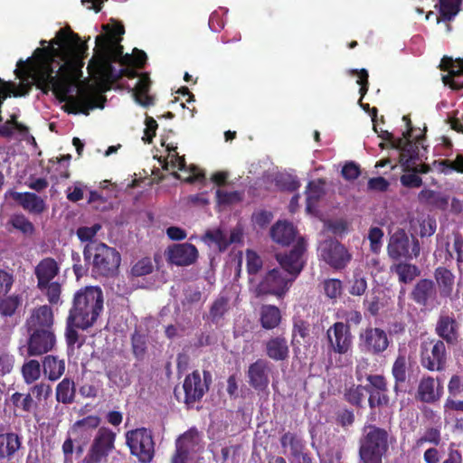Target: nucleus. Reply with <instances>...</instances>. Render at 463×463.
<instances>
[{"label":"nucleus","instance_id":"nucleus-8","mask_svg":"<svg viewBox=\"0 0 463 463\" xmlns=\"http://www.w3.org/2000/svg\"><path fill=\"white\" fill-rule=\"evenodd\" d=\"M116 433L106 427L97 431L84 463H101L115 449Z\"/></svg>","mask_w":463,"mask_h":463},{"label":"nucleus","instance_id":"nucleus-9","mask_svg":"<svg viewBox=\"0 0 463 463\" xmlns=\"http://www.w3.org/2000/svg\"><path fill=\"white\" fill-rule=\"evenodd\" d=\"M175 446L172 463H189L193 455L203 449L202 438L195 429H190L179 436Z\"/></svg>","mask_w":463,"mask_h":463},{"label":"nucleus","instance_id":"nucleus-21","mask_svg":"<svg viewBox=\"0 0 463 463\" xmlns=\"http://www.w3.org/2000/svg\"><path fill=\"white\" fill-rule=\"evenodd\" d=\"M387 250L392 259L397 260L411 256L410 253V240L402 229H398L390 237Z\"/></svg>","mask_w":463,"mask_h":463},{"label":"nucleus","instance_id":"nucleus-5","mask_svg":"<svg viewBox=\"0 0 463 463\" xmlns=\"http://www.w3.org/2000/svg\"><path fill=\"white\" fill-rule=\"evenodd\" d=\"M388 448V434L380 428H364L359 450L360 463H382V457Z\"/></svg>","mask_w":463,"mask_h":463},{"label":"nucleus","instance_id":"nucleus-15","mask_svg":"<svg viewBox=\"0 0 463 463\" xmlns=\"http://www.w3.org/2000/svg\"><path fill=\"white\" fill-rule=\"evenodd\" d=\"M305 251V245L303 241H298L294 249L285 255H277V260L284 269L283 272L288 275L289 278H296L303 268L302 254Z\"/></svg>","mask_w":463,"mask_h":463},{"label":"nucleus","instance_id":"nucleus-6","mask_svg":"<svg viewBox=\"0 0 463 463\" xmlns=\"http://www.w3.org/2000/svg\"><path fill=\"white\" fill-rule=\"evenodd\" d=\"M293 278H289L279 269H272L263 273L260 278L251 279L250 289L257 296L274 295L283 297L288 290Z\"/></svg>","mask_w":463,"mask_h":463},{"label":"nucleus","instance_id":"nucleus-62","mask_svg":"<svg viewBox=\"0 0 463 463\" xmlns=\"http://www.w3.org/2000/svg\"><path fill=\"white\" fill-rule=\"evenodd\" d=\"M14 277L11 273L0 269V297L5 296L12 288Z\"/></svg>","mask_w":463,"mask_h":463},{"label":"nucleus","instance_id":"nucleus-30","mask_svg":"<svg viewBox=\"0 0 463 463\" xmlns=\"http://www.w3.org/2000/svg\"><path fill=\"white\" fill-rule=\"evenodd\" d=\"M267 355L275 361H283L288 357V345L285 337L275 336L269 339L266 344Z\"/></svg>","mask_w":463,"mask_h":463},{"label":"nucleus","instance_id":"nucleus-38","mask_svg":"<svg viewBox=\"0 0 463 463\" xmlns=\"http://www.w3.org/2000/svg\"><path fill=\"white\" fill-rule=\"evenodd\" d=\"M202 240L209 246H216L221 251L229 246L228 233L222 229L207 231Z\"/></svg>","mask_w":463,"mask_h":463},{"label":"nucleus","instance_id":"nucleus-40","mask_svg":"<svg viewBox=\"0 0 463 463\" xmlns=\"http://www.w3.org/2000/svg\"><path fill=\"white\" fill-rule=\"evenodd\" d=\"M75 392L74 382L64 378L56 387V400L64 404L71 403L74 401Z\"/></svg>","mask_w":463,"mask_h":463},{"label":"nucleus","instance_id":"nucleus-60","mask_svg":"<svg viewBox=\"0 0 463 463\" xmlns=\"http://www.w3.org/2000/svg\"><path fill=\"white\" fill-rule=\"evenodd\" d=\"M84 188L85 186L81 183H74L73 185L68 187L66 190L67 199L73 203L83 199Z\"/></svg>","mask_w":463,"mask_h":463},{"label":"nucleus","instance_id":"nucleus-61","mask_svg":"<svg viewBox=\"0 0 463 463\" xmlns=\"http://www.w3.org/2000/svg\"><path fill=\"white\" fill-rule=\"evenodd\" d=\"M448 391L450 396H458L463 392V376L455 374L448 383Z\"/></svg>","mask_w":463,"mask_h":463},{"label":"nucleus","instance_id":"nucleus-53","mask_svg":"<svg viewBox=\"0 0 463 463\" xmlns=\"http://www.w3.org/2000/svg\"><path fill=\"white\" fill-rule=\"evenodd\" d=\"M324 291L329 298L335 299L342 293V282L335 279H327L324 282Z\"/></svg>","mask_w":463,"mask_h":463},{"label":"nucleus","instance_id":"nucleus-31","mask_svg":"<svg viewBox=\"0 0 463 463\" xmlns=\"http://www.w3.org/2000/svg\"><path fill=\"white\" fill-rule=\"evenodd\" d=\"M434 277L439 287L440 297H449L453 291L455 283V276L453 273L446 268L439 267L436 269Z\"/></svg>","mask_w":463,"mask_h":463},{"label":"nucleus","instance_id":"nucleus-2","mask_svg":"<svg viewBox=\"0 0 463 463\" xmlns=\"http://www.w3.org/2000/svg\"><path fill=\"white\" fill-rule=\"evenodd\" d=\"M103 308V294L99 287H85L76 292L70 310V323L86 329L97 320Z\"/></svg>","mask_w":463,"mask_h":463},{"label":"nucleus","instance_id":"nucleus-42","mask_svg":"<svg viewBox=\"0 0 463 463\" xmlns=\"http://www.w3.org/2000/svg\"><path fill=\"white\" fill-rule=\"evenodd\" d=\"M393 270L402 283H409L419 275L418 268L408 263H399L393 267Z\"/></svg>","mask_w":463,"mask_h":463},{"label":"nucleus","instance_id":"nucleus-55","mask_svg":"<svg viewBox=\"0 0 463 463\" xmlns=\"http://www.w3.org/2000/svg\"><path fill=\"white\" fill-rule=\"evenodd\" d=\"M425 442L439 445L440 442L439 430L434 428L429 429L424 435L416 440V448H420Z\"/></svg>","mask_w":463,"mask_h":463},{"label":"nucleus","instance_id":"nucleus-64","mask_svg":"<svg viewBox=\"0 0 463 463\" xmlns=\"http://www.w3.org/2000/svg\"><path fill=\"white\" fill-rule=\"evenodd\" d=\"M153 269L151 261L148 259H143L137 261L132 268L134 276H144L149 274Z\"/></svg>","mask_w":463,"mask_h":463},{"label":"nucleus","instance_id":"nucleus-16","mask_svg":"<svg viewBox=\"0 0 463 463\" xmlns=\"http://www.w3.org/2000/svg\"><path fill=\"white\" fill-rule=\"evenodd\" d=\"M183 389L184 392V402L191 406L201 400L208 390L205 380H202L198 372H194L184 379Z\"/></svg>","mask_w":463,"mask_h":463},{"label":"nucleus","instance_id":"nucleus-13","mask_svg":"<svg viewBox=\"0 0 463 463\" xmlns=\"http://www.w3.org/2000/svg\"><path fill=\"white\" fill-rule=\"evenodd\" d=\"M440 69L448 73L442 76V81L453 90L463 89V60L444 56L440 61Z\"/></svg>","mask_w":463,"mask_h":463},{"label":"nucleus","instance_id":"nucleus-33","mask_svg":"<svg viewBox=\"0 0 463 463\" xmlns=\"http://www.w3.org/2000/svg\"><path fill=\"white\" fill-rule=\"evenodd\" d=\"M150 80L147 75H142L137 80L134 89L133 97L136 102L144 107L153 104V98L148 95Z\"/></svg>","mask_w":463,"mask_h":463},{"label":"nucleus","instance_id":"nucleus-10","mask_svg":"<svg viewBox=\"0 0 463 463\" xmlns=\"http://www.w3.org/2000/svg\"><path fill=\"white\" fill-rule=\"evenodd\" d=\"M319 257L334 269H343L351 260V254L339 241L328 239L318 247Z\"/></svg>","mask_w":463,"mask_h":463},{"label":"nucleus","instance_id":"nucleus-4","mask_svg":"<svg viewBox=\"0 0 463 463\" xmlns=\"http://www.w3.org/2000/svg\"><path fill=\"white\" fill-rule=\"evenodd\" d=\"M402 120L407 125V130L403 132L402 137L394 138L392 133L385 132L383 138L390 140L392 146L400 151V164L404 169H413L414 171L426 174L430 171V166L418 163L420 159V146L418 143H412L411 140V121L407 116H404Z\"/></svg>","mask_w":463,"mask_h":463},{"label":"nucleus","instance_id":"nucleus-19","mask_svg":"<svg viewBox=\"0 0 463 463\" xmlns=\"http://www.w3.org/2000/svg\"><path fill=\"white\" fill-rule=\"evenodd\" d=\"M168 260L177 266H188L195 262L198 250L191 243L175 244L168 249Z\"/></svg>","mask_w":463,"mask_h":463},{"label":"nucleus","instance_id":"nucleus-54","mask_svg":"<svg viewBox=\"0 0 463 463\" xmlns=\"http://www.w3.org/2000/svg\"><path fill=\"white\" fill-rule=\"evenodd\" d=\"M71 159V156L67 155L66 156H63L61 158H57L56 161L51 160L54 171L58 172V175L56 177L61 178H69L70 174L68 171L69 166V161Z\"/></svg>","mask_w":463,"mask_h":463},{"label":"nucleus","instance_id":"nucleus-14","mask_svg":"<svg viewBox=\"0 0 463 463\" xmlns=\"http://www.w3.org/2000/svg\"><path fill=\"white\" fill-rule=\"evenodd\" d=\"M31 336L28 343L29 355H40L52 349L55 344V335L50 329H28Z\"/></svg>","mask_w":463,"mask_h":463},{"label":"nucleus","instance_id":"nucleus-37","mask_svg":"<svg viewBox=\"0 0 463 463\" xmlns=\"http://www.w3.org/2000/svg\"><path fill=\"white\" fill-rule=\"evenodd\" d=\"M325 183L322 180L312 181L308 184L306 191L307 194V212L312 213L317 202L324 195Z\"/></svg>","mask_w":463,"mask_h":463},{"label":"nucleus","instance_id":"nucleus-12","mask_svg":"<svg viewBox=\"0 0 463 463\" xmlns=\"http://www.w3.org/2000/svg\"><path fill=\"white\" fill-rule=\"evenodd\" d=\"M326 336L330 348L337 354H346L352 345V336L347 326L335 323L327 329Z\"/></svg>","mask_w":463,"mask_h":463},{"label":"nucleus","instance_id":"nucleus-27","mask_svg":"<svg viewBox=\"0 0 463 463\" xmlns=\"http://www.w3.org/2000/svg\"><path fill=\"white\" fill-rule=\"evenodd\" d=\"M58 264L53 259H43L35 269L38 287L42 289L45 288L47 284L58 274Z\"/></svg>","mask_w":463,"mask_h":463},{"label":"nucleus","instance_id":"nucleus-41","mask_svg":"<svg viewBox=\"0 0 463 463\" xmlns=\"http://www.w3.org/2000/svg\"><path fill=\"white\" fill-rule=\"evenodd\" d=\"M245 255L247 271L249 274V284L250 286L251 279L260 278L262 275L260 271L262 269L263 262L261 258L251 250H247Z\"/></svg>","mask_w":463,"mask_h":463},{"label":"nucleus","instance_id":"nucleus-59","mask_svg":"<svg viewBox=\"0 0 463 463\" xmlns=\"http://www.w3.org/2000/svg\"><path fill=\"white\" fill-rule=\"evenodd\" d=\"M409 173L401 177V182L404 186L420 187L422 184L421 178L417 175L419 172L413 169H405Z\"/></svg>","mask_w":463,"mask_h":463},{"label":"nucleus","instance_id":"nucleus-11","mask_svg":"<svg viewBox=\"0 0 463 463\" xmlns=\"http://www.w3.org/2000/svg\"><path fill=\"white\" fill-rule=\"evenodd\" d=\"M421 364L430 371H441L446 364V348L442 341L423 342Z\"/></svg>","mask_w":463,"mask_h":463},{"label":"nucleus","instance_id":"nucleus-28","mask_svg":"<svg viewBox=\"0 0 463 463\" xmlns=\"http://www.w3.org/2000/svg\"><path fill=\"white\" fill-rule=\"evenodd\" d=\"M14 200L19 203L23 208L32 213H41L45 210L43 199L33 193L12 194Z\"/></svg>","mask_w":463,"mask_h":463},{"label":"nucleus","instance_id":"nucleus-20","mask_svg":"<svg viewBox=\"0 0 463 463\" xmlns=\"http://www.w3.org/2000/svg\"><path fill=\"white\" fill-rule=\"evenodd\" d=\"M411 295L417 304L430 307L437 297L435 284L430 279H420L414 286Z\"/></svg>","mask_w":463,"mask_h":463},{"label":"nucleus","instance_id":"nucleus-63","mask_svg":"<svg viewBox=\"0 0 463 463\" xmlns=\"http://www.w3.org/2000/svg\"><path fill=\"white\" fill-rule=\"evenodd\" d=\"M308 335V326L303 322H296L292 333V344L296 345L299 344L298 337L305 339Z\"/></svg>","mask_w":463,"mask_h":463},{"label":"nucleus","instance_id":"nucleus-51","mask_svg":"<svg viewBox=\"0 0 463 463\" xmlns=\"http://www.w3.org/2000/svg\"><path fill=\"white\" fill-rule=\"evenodd\" d=\"M392 375L397 383H403L406 379V358L399 355L392 365Z\"/></svg>","mask_w":463,"mask_h":463},{"label":"nucleus","instance_id":"nucleus-58","mask_svg":"<svg viewBox=\"0 0 463 463\" xmlns=\"http://www.w3.org/2000/svg\"><path fill=\"white\" fill-rule=\"evenodd\" d=\"M216 196L220 204H232L240 202L241 199L238 192H226L221 189L216 191Z\"/></svg>","mask_w":463,"mask_h":463},{"label":"nucleus","instance_id":"nucleus-50","mask_svg":"<svg viewBox=\"0 0 463 463\" xmlns=\"http://www.w3.org/2000/svg\"><path fill=\"white\" fill-rule=\"evenodd\" d=\"M52 386L46 383H40L30 389L31 396L33 395L38 402L46 401L52 394Z\"/></svg>","mask_w":463,"mask_h":463},{"label":"nucleus","instance_id":"nucleus-35","mask_svg":"<svg viewBox=\"0 0 463 463\" xmlns=\"http://www.w3.org/2000/svg\"><path fill=\"white\" fill-rule=\"evenodd\" d=\"M411 228L421 237L431 236L437 228L436 221L429 215H419L411 221Z\"/></svg>","mask_w":463,"mask_h":463},{"label":"nucleus","instance_id":"nucleus-22","mask_svg":"<svg viewBox=\"0 0 463 463\" xmlns=\"http://www.w3.org/2000/svg\"><path fill=\"white\" fill-rule=\"evenodd\" d=\"M269 363L263 359L257 360L248 370L250 384L255 389L264 390L269 383Z\"/></svg>","mask_w":463,"mask_h":463},{"label":"nucleus","instance_id":"nucleus-3","mask_svg":"<svg viewBox=\"0 0 463 463\" xmlns=\"http://www.w3.org/2000/svg\"><path fill=\"white\" fill-rule=\"evenodd\" d=\"M84 258L91 263L96 276H112L120 264V255L115 249L96 241L85 246Z\"/></svg>","mask_w":463,"mask_h":463},{"label":"nucleus","instance_id":"nucleus-34","mask_svg":"<svg viewBox=\"0 0 463 463\" xmlns=\"http://www.w3.org/2000/svg\"><path fill=\"white\" fill-rule=\"evenodd\" d=\"M43 373L50 381H56L65 372V363L52 355H47L43 360Z\"/></svg>","mask_w":463,"mask_h":463},{"label":"nucleus","instance_id":"nucleus-24","mask_svg":"<svg viewBox=\"0 0 463 463\" xmlns=\"http://www.w3.org/2000/svg\"><path fill=\"white\" fill-rule=\"evenodd\" d=\"M442 394V386L436 388L435 380L430 376L423 377L418 386L417 397L423 402L432 403L439 400Z\"/></svg>","mask_w":463,"mask_h":463},{"label":"nucleus","instance_id":"nucleus-17","mask_svg":"<svg viewBox=\"0 0 463 463\" xmlns=\"http://www.w3.org/2000/svg\"><path fill=\"white\" fill-rule=\"evenodd\" d=\"M100 423V418L96 415H90L73 423L68 431L75 440V443L87 444L90 440L93 430L98 428Z\"/></svg>","mask_w":463,"mask_h":463},{"label":"nucleus","instance_id":"nucleus-45","mask_svg":"<svg viewBox=\"0 0 463 463\" xmlns=\"http://www.w3.org/2000/svg\"><path fill=\"white\" fill-rule=\"evenodd\" d=\"M22 303V298L17 295H12L3 298L0 302V313L5 317H11L14 314L17 307Z\"/></svg>","mask_w":463,"mask_h":463},{"label":"nucleus","instance_id":"nucleus-46","mask_svg":"<svg viewBox=\"0 0 463 463\" xmlns=\"http://www.w3.org/2000/svg\"><path fill=\"white\" fill-rule=\"evenodd\" d=\"M462 0H440L439 11L444 20H451L458 12Z\"/></svg>","mask_w":463,"mask_h":463},{"label":"nucleus","instance_id":"nucleus-56","mask_svg":"<svg viewBox=\"0 0 463 463\" xmlns=\"http://www.w3.org/2000/svg\"><path fill=\"white\" fill-rule=\"evenodd\" d=\"M369 391L366 387L362 385H357L356 387L350 388L346 392L347 400L355 405H359L364 399L366 393Z\"/></svg>","mask_w":463,"mask_h":463},{"label":"nucleus","instance_id":"nucleus-1","mask_svg":"<svg viewBox=\"0 0 463 463\" xmlns=\"http://www.w3.org/2000/svg\"><path fill=\"white\" fill-rule=\"evenodd\" d=\"M102 28L107 34L95 39V54L88 65L90 73L100 82L113 81L123 75L137 77V72L129 67H142L146 60V52L134 49L132 55H123V47L114 39L116 34L124 33L123 26L116 24L112 30L109 24H104Z\"/></svg>","mask_w":463,"mask_h":463},{"label":"nucleus","instance_id":"nucleus-29","mask_svg":"<svg viewBox=\"0 0 463 463\" xmlns=\"http://www.w3.org/2000/svg\"><path fill=\"white\" fill-rule=\"evenodd\" d=\"M432 168L444 175H450L453 173L463 174V155L458 154L455 157L435 160Z\"/></svg>","mask_w":463,"mask_h":463},{"label":"nucleus","instance_id":"nucleus-57","mask_svg":"<svg viewBox=\"0 0 463 463\" xmlns=\"http://www.w3.org/2000/svg\"><path fill=\"white\" fill-rule=\"evenodd\" d=\"M228 301L224 298H220L213 304L210 316L213 321H218L227 311Z\"/></svg>","mask_w":463,"mask_h":463},{"label":"nucleus","instance_id":"nucleus-43","mask_svg":"<svg viewBox=\"0 0 463 463\" xmlns=\"http://www.w3.org/2000/svg\"><path fill=\"white\" fill-rule=\"evenodd\" d=\"M24 382L28 384L37 381L41 376L40 364L36 360H30L22 367Z\"/></svg>","mask_w":463,"mask_h":463},{"label":"nucleus","instance_id":"nucleus-7","mask_svg":"<svg viewBox=\"0 0 463 463\" xmlns=\"http://www.w3.org/2000/svg\"><path fill=\"white\" fill-rule=\"evenodd\" d=\"M126 442L131 454L141 463H149L154 456L152 434L145 428L133 430L126 433Z\"/></svg>","mask_w":463,"mask_h":463},{"label":"nucleus","instance_id":"nucleus-25","mask_svg":"<svg viewBox=\"0 0 463 463\" xmlns=\"http://www.w3.org/2000/svg\"><path fill=\"white\" fill-rule=\"evenodd\" d=\"M436 333L447 343L452 344L458 337V324L453 316L442 314L436 326Z\"/></svg>","mask_w":463,"mask_h":463},{"label":"nucleus","instance_id":"nucleus-44","mask_svg":"<svg viewBox=\"0 0 463 463\" xmlns=\"http://www.w3.org/2000/svg\"><path fill=\"white\" fill-rule=\"evenodd\" d=\"M10 223L25 236H32L35 231L33 224L23 214L13 215Z\"/></svg>","mask_w":463,"mask_h":463},{"label":"nucleus","instance_id":"nucleus-32","mask_svg":"<svg viewBox=\"0 0 463 463\" xmlns=\"http://www.w3.org/2000/svg\"><path fill=\"white\" fill-rule=\"evenodd\" d=\"M281 445L286 453H289L294 459L302 458L304 463H307L308 458L303 454L302 441L292 433H286L281 438Z\"/></svg>","mask_w":463,"mask_h":463},{"label":"nucleus","instance_id":"nucleus-36","mask_svg":"<svg viewBox=\"0 0 463 463\" xmlns=\"http://www.w3.org/2000/svg\"><path fill=\"white\" fill-rule=\"evenodd\" d=\"M21 447V439L15 433L0 434V457H11Z\"/></svg>","mask_w":463,"mask_h":463},{"label":"nucleus","instance_id":"nucleus-48","mask_svg":"<svg viewBox=\"0 0 463 463\" xmlns=\"http://www.w3.org/2000/svg\"><path fill=\"white\" fill-rule=\"evenodd\" d=\"M383 232L378 227H372L368 232L370 241V250L374 253H379L383 247Z\"/></svg>","mask_w":463,"mask_h":463},{"label":"nucleus","instance_id":"nucleus-23","mask_svg":"<svg viewBox=\"0 0 463 463\" xmlns=\"http://www.w3.org/2000/svg\"><path fill=\"white\" fill-rule=\"evenodd\" d=\"M52 310L47 305L33 308L26 321L28 329L52 330Z\"/></svg>","mask_w":463,"mask_h":463},{"label":"nucleus","instance_id":"nucleus-26","mask_svg":"<svg viewBox=\"0 0 463 463\" xmlns=\"http://www.w3.org/2000/svg\"><path fill=\"white\" fill-rule=\"evenodd\" d=\"M296 229L292 223L278 221L270 229L272 240L281 245H288L296 238Z\"/></svg>","mask_w":463,"mask_h":463},{"label":"nucleus","instance_id":"nucleus-18","mask_svg":"<svg viewBox=\"0 0 463 463\" xmlns=\"http://www.w3.org/2000/svg\"><path fill=\"white\" fill-rule=\"evenodd\" d=\"M361 345L370 353L379 354L389 345L386 333L379 328H368L360 335Z\"/></svg>","mask_w":463,"mask_h":463},{"label":"nucleus","instance_id":"nucleus-52","mask_svg":"<svg viewBox=\"0 0 463 463\" xmlns=\"http://www.w3.org/2000/svg\"><path fill=\"white\" fill-rule=\"evenodd\" d=\"M366 288L367 283L365 278L360 272H355L349 288L350 294L361 296L365 292Z\"/></svg>","mask_w":463,"mask_h":463},{"label":"nucleus","instance_id":"nucleus-49","mask_svg":"<svg viewBox=\"0 0 463 463\" xmlns=\"http://www.w3.org/2000/svg\"><path fill=\"white\" fill-rule=\"evenodd\" d=\"M11 401L15 407L27 412L31 411L34 406L31 393L24 395L20 392H14L11 397Z\"/></svg>","mask_w":463,"mask_h":463},{"label":"nucleus","instance_id":"nucleus-39","mask_svg":"<svg viewBox=\"0 0 463 463\" xmlns=\"http://www.w3.org/2000/svg\"><path fill=\"white\" fill-rule=\"evenodd\" d=\"M281 319L279 309L271 305L263 306L260 311V322L264 328L272 329L279 326Z\"/></svg>","mask_w":463,"mask_h":463},{"label":"nucleus","instance_id":"nucleus-47","mask_svg":"<svg viewBox=\"0 0 463 463\" xmlns=\"http://www.w3.org/2000/svg\"><path fill=\"white\" fill-rule=\"evenodd\" d=\"M168 151V160L165 165V168L168 169L171 167L172 169H178L182 171H186V165L184 156H179L176 152L175 146H167Z\"/></svg>","mask_w":463,"mask_h":463}]
</instances>
